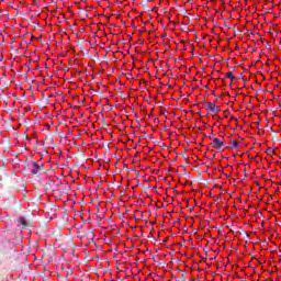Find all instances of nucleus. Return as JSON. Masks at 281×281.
Listing matches in <instances>:
<instances>
[{
  "instance_id": "nucleus-1",
  "label": "nucleus",
  "mask_w": 281,
  "mask_h": 281,
  "mask_svg": "<svg viewBox=\"0 0 281 281\" xmlns=\"http://www.w3.org/2000/svg\"><path fill=\"white\" fill-rule=\"evenodd\" d=\"M209 138L212 140V145L213 148H215V150H223V146H225V143L223 140H221L220 138H214L212 136H209Z\"/></svg>"
},
{
  "instance_id": "nucleus-2",
  "label": "nucleus",
  "mask_w": 281,
  "mask_h": 281,
  "mask_svg": "<svg viewBox=\"0 0 281 281\" xmlns=\"http://www.w3.org/2000/svg\"><path fill=\"white\" fill-rule=\"evenodd\" d=\"M43 170V165H38V162H33L31 166V175H41Z\"/></svg>"
},
{
  "instance_id": "nucleus-3",
  "label": "nucleus",
  "mask_w": 281,
  "mask_h": 281,
  "mask_svg": "<svg viewBox=\"0 0 281 281\" xmlns=\"http://www.w3.org/2000/svg\"><path fill=\"white\" fill-rule=\"evenodd\" d=\"M18 227H21V229H27L30 227V221L25 217H19Z\"/></svg>"
},
{
  "instance_id": "nucleus-4",
  "label": "nucleus",
  "mask_w": 281,
  "mask_h": 281,
  "mask_svg": "<svg viewBox=\"0 0 281 281\" xmlns=\"http://www.w3.org/2000/svg\"><path fill=\"white\" fill-rule=\"evenodd\" d=\"M206 111H211L212 113H218V110H216V103L215 102H209L206 104Z\"/></svg>"
},
{
  "instance_id": "nucleus-5",
  "label": "nucleus",
  "mask_w": 281,
  "mask_h": 281,
  "mask_svg": "<svg viewBox=\"0 0 281 281\" xmlns=\"http://www.w3.org/2000/svg\"><path fill=\"white\" fill-rule=\"evenodd\" d=\"M225 78H229V80H232V82H234V80H236V77L232 74V71L227 72Z\"/></svg>"
},
{
  "instance_id": "nucleus-6",
  "label": "nucleus",
  "mask_w": 281,
  "mask_h": 281,
  "mask_svg": "<svg viewBox=\"0 0 281 281\" xmlns=\"http://www.w3.org/2000/svg\"><path fill=\"white\" fill-rule=\"evenodd\" d=\"M231 148H232L233 150L236 149V148H238V140H233Z\"/></svg>"
},
{
  "instance_id": "nucleus-7",
  "label": "nucleus",
  "mask_w": 281,
  "mask_h": 281,
  "mask_svg": "<svg viewBox=\"0 0 281 281\" xmlns=\"http://www.w3.org/2000/svg\"><path fill=\"white\" fill-rule=\"evenodd\" d=\"M267 155H273L274 151H273V148L269 147L267 150H266Z\"/></svg>"
},
{
  "instance_id": "nucleus-8",
  "label": "nucleus",
  "mask_w": 281,
  "mask_h": 281,
  "mask_svg": "<svg viewBox=\"0 0 281 281\" xmlns=\"http://www.w3.org/2000/svg\"><path fill=\"white\" fill-rule=\"evenodd\" d=\"M181 280H186V279L183 278V274H182V277H181Z\"/></svg>"
}]
</instances>
